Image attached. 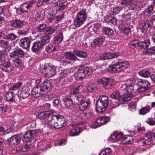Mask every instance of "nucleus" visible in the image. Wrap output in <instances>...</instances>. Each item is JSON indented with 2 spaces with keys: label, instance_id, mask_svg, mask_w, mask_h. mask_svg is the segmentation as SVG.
I'll return each mask as SVG.
<instances>
[{
  "label": "nucleus",
  "instance_id": "1",
  "mask_svg": "<svg viewBox=\"0 0 155 155\" xmlns=\"http://www.w3.org/2000/svg\"><path fill=\"white\" fill-rule=\"evenodd\" d=\"M47 124L50 128L59 129L66 125L65 119L61 115H54L52 114L49 118Z\"/></svg>",
  "mask_w": 155,
  "mask_h": 155
},
{
  "label": "nucleus",
  "instance_id": "43",
  "mask_svg": "<svg viewBox=\"0 0 155 155\" xmlns=\"http://www.w3.org/2000/svg\"><path fill=\"white\" fill-rule=\"evenodd\" d=\"M150 109V106L149 105H147L142 108L139 111L140 114H141L144 115L149 112Z\"/></svg>",
  "mask_w": 155,
  "mask_h": 155
},
{
  "label": "nucleus",
  "instance_id": "9",
  "mask_svg": "<svg viewBox=\"0 0 155 155\" xmlns=\"http://www.w3.org/2000/svg\"><path fill=\"white\" fill-rule=\"evenodd\" d=\"M22 136V134L12 136L7 139V141L8 142V144L12 147L16 146L20 143Z\"/></svg>",
  "mask_w": 155,
  "mask_h": 155
},
{
  "label": "nucleus",
  "instance_id": "23",
  "mask_svg": "<svg viewBox=\"0 0 155 155\" xmlns=\"http://www.w3.org/2000/svg\"><path fill=\"white\" fill-rule=\"evenodd\" d=\"M43 47L39 41L34 42L32 44L31 51L34 52L36 53L39 51Z\"/></svg>",
  "mask_w": 155,
  "mask_h": 155
},
{
  "label": "nucleus",
  "instance_id": "41",
  "mask_svg": "<svg viewBox=\"0 0 155 155\" xmlns=\"http://www.w3.org/2000/svg\"><path fill=\"white\" fill-rule=\"evenodd\" d=\"M103 33L108 36L112 35L114 34L113 31L110 28L104 27L103 28Z\"/></svg>",
  "mask_w": 155,
  "mask_h": 155
},
{
  "label": "nucleus",
  "instance_id": "27",
  "mask_svg": "<svg viewBox=\"0 0 155 155\" xmlns=\"http://www.w3.org/2000/svg\"><path fill=\"white\" fill-rule=\"evenodd\" d=\"M47 25L45 24H40L36 27V29L38 34L42 35L44 34Z\"/></svg>",
  "mask_w": 155,
  "mask_h": 155
},
{
  "label": "nucleus",
  "instance_id": "58",
  "mask_svg": "<svg viewBox=\"0 0 155 155\" xmlns=\"http://www.w3.org/2000/svg\"><path fill=\"white\" fill-rule=\"evenodd\" d=\"M124 101L123 99L119 100H117L114 102V103L112 105V108H115L117 106H118L120 104H123L124 103Z\"/></svg>",
  "mask_w": 155,
  "mask_h": 155
},
{
  "label": "nucleus",
  "instance_id": "37",
  "mask_svg": "<svg viewBox=\"0 0 155 155\" xmlns=\"http://www.w3.org/2000/svg\"><path fill=\"white\" fill-rule=\"evenodd\" d=\"M12 25L15 28H18L22 26L23 25V21L19 19L13 20L11 22Z\"/></svg>",
  "mask_w": 155,
  "mask_h": 155
},
{
  "label": "nucleus",
  "instance_id": "8",
  "mask_svg": "<svg viewBox=\"0 0 155 155\" xmlns=\"http://www.w3.org/2000/svg\"><path fill=\"white\" fill-rule=\"evenodd\" d=\"M82 87V86L80 85L78 87L72 88L71 90V97L72 98L73 101L76 103H77V100H79L81 99V96L79 94L80 89Z\"/></svg>",
  "mask_w": 155,
  "mask_h": 155
},
{
  "label": "nucleus",
  "instance_id": "56",
  "mask_svg": "<svg viewBox=\"0 0 155 155\" xmlns=\"http://www.w3.org/2000/svg\"><path fill=\"white\" fill-rule=\"evenodd\" d=\"M15 65L16 67H19L22 65V60L17 58L14 61Z\"/></svg>",
  "mask_w": 155,
  "mask_h": 155
},
{
  "label": "nucleus",
  "instance_id": "30",
  "mask_svg": "<svg viewBox=\"0 0 155 155\" xmlns=\"http://www.w3.org/2000/svg\"><path fill=\"white\" fill-rule=\"evenodd\" d=\"M73 53L75 54L76 56L81 58H85L87 57V53L83 51L74 50Z\"/></svg>",
  "mask_w": 155,
  "mask_h": 155
},
{
  "label": "nucleus",
  "instance_id": "25",
  "mask_svg": "<svg viewBox=\"0 0 155 155\" xmlns=\"http://www.w3.org/2000/svg\"><path fill=\"white\" fill-rule=\"evenodd\" d=\"M63 36L62 32H60L54 37L53 42L56 44L61 43L63 40Z\"/></svg>",
  "mask_w": 155,
  "mask_h": 155
},
{
  "label": "nucleus",
  "instance_id": "60",
  "mask_svg": "<svg viewBox=\"0 0 155 155\" xmlns=\"http://www.w3.org/2000/svg\"><path fill=\"white\" fill-rule=\"evenodd\" d=\"M8 44V41H5L4 40H0V46L2 48H6Z\"/></svg>",
  "mask_w": 155,
  "mask_h": 155
},
{
  "label": "nucleus",
  "instance_id": "34",
  "mask_svg": "<svg viewBox=\"0 0 155 155\" xmlns=\"http://www.w3.org/2000/svg\"><path fill=\"white\" fill-rule=\"evenodd\" d=\"M150 44L149 40H146L143 41H140L139 48L142 49H145L148 47Z\"/></svg>",
  "mask_w": 155,
  "mask_h": 155
},
{
  "label": "nucleus",
  "instance_id": "50",
  "mask_svg": "<svg viewBox=\"0 0 155 155\" xmlns=\"http://www.w3.org/2000/svg\"><path fill=\"white\" fill-rule=\"evenodd\" d=\"M100 117L98 118L93 123L92 128H96L101 125V123Z\"/></svg>",
  "mask_w": 155,
  "mask_h": 155
},
{
  "label": "nucleus",
  "instance_id": "12",
  "mask_svg": "<svg viewBox=\"0 0 155 155\" xmlns=\"http://www.w3.org/2000/svg\"><path fill=\"white\" fill-rule=\"evenodd\" d=\"M43 71L45 75L48 77H51L55 75L56 73V69L54 67L48 65L44 66Z\"/></svg>",
  "mask_w": 155,
  "mask_h": 155
},
{
  "label": "nucleus",
  "instance_id": "61",
  "mask_svg": "<svg viewBox=\"0 0 155 155\" xmlns=\"http://www.w3.org/2000/svg\"><path fill=\"white\" fill-rule=\"evenodd\" d=\"M153 24L152 21H147L144 23L143 27V28L146 29L150 27Z\"/></svg>",
  "mask_w": 155,
  "mask_h": 155
},
{
  "label": "nucleus",
  "instance_id": "3",
  "mask_svg": "<svg viewBox=\"0 0 155 155\" xmlns=\"http://www.w3.org/2000/svg\"><path fill=\"white\" fill-rule=\"evenodd\" d=\"M128 66L127 61H118L115 62L107 68L108 71L111 73H115L121 72Z\"/></svg>",
  "mask_w": 155,
  "mask_h": 155
},
{
  "label": "nucleus",
  "instance_id": "39",
  "mask_svg": "<svg viewBox=\"0 0 155 155\" xmlns=\"http://www.w3.org/2000/svg\"><path fill=\"white\" fill-rule=\"evenodd\" d=\"M137 84L139 86H144L146 87H148L147 86L150 85V83L148 81L140 79H139L137 80Z\"/></svg>",
  "mask_w": 155,
  "mask_h": 155
},
{
  "label": "nucleus",
  "instance_id": "48",
  "mask_svg": "<svg viewBox=\"0 0 155 155\" xmlns=\"http://www.w3.org/2000/svg\"><path fill=\"white\" fill-rule=\"evenodd\" d=\"M146 54L151 55L155 53V46L149 48H147L145 51Z\"/></svg>",
  "mask_w": 155,
  "mask_h": 155
},
{
  "label": "nucleus",
  "instance_id": "7",
  "mask_svg": "<svg viewBox=\"0 0 155 155\" xmlns=\"http://www.w3.org/2000/svg\"><path fill=\"white\" fill-rule=\"evenodd\" d=\"M87 15L86 12L82 11L77 13L74 18V25L77 27L80 26L86 21Z\"/></svg>",
  "mask_w": 155,
  "mask_h": 155
},
{
  "label": "nucleus",
  "instance_id": "45",
  "mask_svg": "<svg viewBox=\"0 0 155 155\" xmlns=\"http://www.w3.org/2000/svg\"><path fill=\"white\" fill-rule=\"evenodd\" d=\"M110 97L112 98L113 99H115V100H121L123 99V97H120V93L118 91L114 92L113 94L111 95Z\"/></svg>",
  "mask_w": 155,
  "mask_h": 155
},
{
  "label": "nucleus",
  "instance_id": "36",
  "mask_svg": "<svg viewBox=\"0 0 155 155\" xmlns=\"http://www.w3.org/2000/svg\"><path fill=\"white\" fill-rule=\"evenodd\" d=\"M68 4V3L67 1L63 2L60 1H58L57 3V5L58 7V10L59 11L64 9Z\"/></svg>",
  "mask_w": 155,
  "mask_h": 155
},
{
  "label": "nucleus",
  "instance_id": "15",
  "mask_svg": "<svg viewBox=\"0 0 155 155\" xmlns=\"http://www.w3.org/2000/svg\"><path fill=\"white\" fill-rule=\"evenodd\" d=\"M39 85L45 94L48 91H50L51 89V84L50 81L48 80L44 81Z\"/></svg>",
  "mask_w": 155,
  "mask_h": 155
},
{
  "label": "nucleus",
  "instance_id": "57",
  "mask_svg": "<svg viewBox=\"0 0 155 155\" xmlns=\"http://www.w3.org/2000/svg\"><path fill=\"white\" fill-rule=\"evenodd\" d=\"M29 32V29L27 28L22 29L19 31L18 33L21 35H26Z\"/></svg>",
  "mask_w": 155,
  "mask_h": 155
},
{
  "label": "nucleus",
  "instance_id": "51",
  "mask_svg": "<svg viewBox=\"0 0 155 155\" xmlns=\"http://www.w3.org/2000/svg\"><path fill=\"white\" fill-rule=\"evenodd\" d=\"M79 130L77 128L72 129L69 132L70 135L71 136H75L78 134Z\"/></svg>",
  "mask_w": 155,
  "mask_h": 155
},
{
  "label": "nucleus",
  "instance_id": "5",
  "mask_svg": "<svg viewBox=\"0 0 155 155\" xmlns=\"http://www.w3.org/2000/svg\"><path fill=\"white\" fill-rule=\"evenodd\" d=\"M92 73L91 68L88 64L85 63L82 64L78 68L76 72L79 78L82 79Z\"/></svg>",
  "mask_w": 155,
  "mask_h": 155
},
{
  "label": "nucleus",
  "instance_id": "38",
  "mask_svg": "<svg viewBox=\"0 0 155 155\" xmlns=\"http://www.w3.org/2000/svg\"><path fill=\"white\" fill-rule=\"evenodd\" d=\"M138 74L140 75L142 77L147 78L150 75V72L149 71L143 69L139 71Z\"/></svg>",
  "mask_w": 155,
  "mask_h": 155
},
{
  "label": "nucleus",
  "instance_id": "13",
  "mask_svg": "<svg viewBox=\"0 0 155 155\" xmlns=\"http://www.w3.org/2000/svg\"><path fill=\"white\" fill-rule=\"evenodd\" d=\"M119 55L118 52L107 53L102 54L100 55L99 58L101 60H108L116 58Z\"/></svg>",
  "mask_w": 155,
  "mask_h": 155
},
{
  "label": "nucleus",
  "instance_id": "52",
  "mask_svg": "<svg viewBox=\"0 0 155 155\" xmlns=\"http://www.w3.org/2000/svg\"><path fill=\"white\" fill-rule=\"evenodd\" d=\"M63 59V60L62 59L58 61V62L60 64V67L65 66L67 64H70V61L66 60L64 59V58Z\"/></svg>",
  "mask_w": 155,
  "mask_h": 155
},
{
  "label": "nucleus",
  "instance_id": "49",
  "mask_svg": "<svg viewBox=\"0 0 155 155\" xmlns=\"http://www.w3.org/2000/svg\"><path fill=\"white\" fill-rule=\"evenodd\" d=\"M111 151L110 148H107L104 149L101 151L99 155H110Z\"/></svg>",
  "mask_w": 155,
  "mask_h": 155
},
{
  "label": "nucleus",
  "instance_id": "18",
  "mask_svg": "<svg viewBox=\"0 0 155 155\" xmlns=\"http://www.w3.org/2000/svg\"><path fill=\"white\" fill-rule=\"evenodd\" d=\"M30 95V89L27 86H25L23 87L19 95L20 98L24 99L29 96Z\"/></svg>",
  "mask_w": 155,
  "mask_h": 155
},
{
  "label": "nucleus",
  "instance_id": "24",
  "mask_svg": "<svg viewBox=\"0 0 155 155\" xmlns=\"http://www.w3.org/2000/svg\"><path fill=\"white\" fill-rule=\"evenodd\" d=\"M4 96L7 101L13 102L15 100L14 93L13 91L5 92L4 94Z\"/></svg>",
  "mask_w": 155,
  "mask_h": 155
},
{
  "label": "nucleus",
  "instance_id": "16",
  "mask_svg": "<svg viewBox=\"0 0 155 155\" xmlns=\"http://www.w3.org/2000/svg\"><path fill=\"white\" fill-rule=\"evenodd\" d=\"M24 55V52L21 48L16 49L10 54V57L12 58L16 57L18 58H22Z\"/></svg>",
  "mask_w": 155,
  "mask_h": 155
},
{
  "label": "nucleus",
  "instance_id": "28",
  "mask_svg": "<svg viewBox=\"0 0 155 155\" xmlns=\"http://www.w3.org/2000/svg\"><path fill=\"white\" fill-rule=\"evenodd\" d=\"M124 137V136L122 133H114L111 136V138L114 140L115 142H118L120 140L121 142V140Z\"/></svg>",
  "mask_w": 155,
  "mask_h": 155
},
{
  "label": "nucleus",
  "instance_id": "31",
  "mask_svg": "<svg viewBox=\"0 0 155 155\" xmlns=\"http://www.w3.org/2000/svg\"><path fill=\"white\" fill-rule=\"evenodd\" d=\"M73 100L72 98L71 97L70 98L68 97H65L62 99V101L64 102V104L67 108H69V107L71 105V104L73 105H74V103Z\"/></svg>",
  "mask_w": 155,
  "mask_h": 155
},
{
  "label": "nucleus",
  "instance_id": "54",
  "mask_svg": "<svg viewBox=\"0 0 155 155\" xmlns=\"http://www.w3.org/2000/svg\"><path fill=\"white\" fill-rule=\"evenodd\" d=\"M101 125H104L110 121V118L107 116L100 117Z\"/></svg>",
  "mask_w": 155,
  "mask_h": 155
},
{
  "label": "nucleus",
  "instance_id": "33",
  "mask_svg": "<svg viewBox=\"0 0 155 155\" xmlns=\"http://www.w3.org/2000/svg\"><path fill=\"white\" fill-rule=\"evenodd\" d=\"M155 4H153V1L152 4L149 5L147 8L143 11L145 15H150L153 11Z\"/></svg>",
  "mask_w": 155,
  "mask_h": 155
},
{
  "label": "nucleus",
  "instance_id": "62",
  "mask_svg": "<svg viewBox=\"0 0 155 155\" xmlns=\"http://www.w3.org/2000/svg\"><path fill=\"white\" fill-rule=\"evenodd\" d=\"M41 14V12L40 11H38L37 12L35 17V19L36 21H39L41 20L42 18Z\"/></svg>",
  "mask_w": 155,
  "mask_h": 155
},
{
  "label": "nucleus",
  "instance_id": "2",
  "mask_svg": "<svg viewBox=\"0 0 155 155\" xmlns=\"http://www.w3.org/2000/svg\"><path fill=\"white\" fill-rule=\"evenodd\" d=\"M109 102L108 97L104 95L101 96L95 104L96 111L100 113L104 112L109 104Z\"/></svg>",
  "mask_w": 155,
  "mask_h": 155
},
{
  "label": "nucleus",
  "instance_id": "47",
  "mask_svg": "<svg viewBox=\"0 0 155 155\" xmlns=\"http://www.w3.org/2000/svg\"><path fill=\"white\" fill-rule=\"evenodd\" d=\"M22 84V82H19L11 87L9 89L12 91L16 90L21 86Z\"/></svg>",
  "mask_w": 155,
  "mask_h": 155
},
{
  "label": "nucleus",
  "instance_id": "19",
  "mask_svg": "<svg viewBox=\"0 0 155 155\" xmlns=\"http://www.w3.org/2000/svg\"><path fill=\"white\" fill-rule=\"evenodd\" d=\"M52 113L50 111H45L39 113L37 117L40 119H45L47 118V123H48L49 118L51 116Z\"/></svg>",
  "mask_w": 155,
  "mask_h": 155
},
{
  "label": "nucleus",
  "instance_id": "14",
  "mask_svg": "<svg viewBox=\"0 0 155 155\" xmlns=\"http://www.w3.org/2000/svg\"><path fill=\"white\" fill-rule=\"evenodd\" d=\"M20 46L27 50L29 49L31 40L28 37L25 38L20 40Z\"/></svg>",
  "mask_w": 155,
  "mask_h": 155
},
{
  "label": "nucleus",
  "instance_id": "26",
  "mask_svg": "<svg viewBox=\"0 0 155 155\" xmlns=\"http://www.w3.org/2000/svg\"><path fill=\"white\" fill-rule=\"evenodd\" d=\"M50 39L51 37L50 36L47 35H45L42 36L40 38V40L39 41L40 42L43 47H44L45 45L49 43Z\"/></svg>",
  "mask_w": 155,
  "mask_h": 155
},
{
  "label": "nucleus",
  "instance_id": "17",
  "mask_svg": "<svg viewBox=\"0 0 155 155\" xmlns=\"http://www.w3.org/2000/svg\"><path fill=\"white\" fill-rule=\"evenodd\" d=\"M77 103H75L74 102V106L79 105V107L80 110H84L88 106L89 103L87 101H85L84 100L82 97H81V100H77Z\"/></svg>",
  "mask_w": 155,
  "mask_h": 155
},
{
  "label": "nucleus",
  "instance_id": "6",
  "mask_svg": "<svg viewBox=\"0 0 155 155\" xmlns=\"http://www.w3.org/2000/svg\"><path fill=\"white\" fill-rule=\"evenodd\" d=\"M6 55L3 51H0V65L3 68L2 70L7 72H10L13 69V67L11 65L8 61H5L4 58Z\"/></svg>",
  "mask_w": 155,
  "mask_h": 155
},
{
  "label": "nucleus",
  "instance_id": "42",
  "mask_svg": "<svg viewBox=\"0 0 155 155\" xmlns=\"http://www.w3.org/2000/svg\"><path fill=\"white\" fill-rule=\"evenodd\" d=\"M140 41L137 39L132 40L130 44V47L132 48H134L136 47L139 48Z\"/></svg>",
  "mask_w": 155,
  "mask_h": 155
},
{
  "label": "nucleus",
  "instance_id": "64",
  "mask_svg": "<svg viewBox=\"0 0 155 155\" xmlns=\"http://www.w3.org/2000/svg\"><path fill=\"white\" fill-rule=\"evenodd\" d=\"M101 28V25L99 24H96L94 26L93 30L94 32L97 34L99 32L100 29Z\"/></svg>",
  "mask_w": 155,
  "mask_h": 155
},
{
  "label": "nucleus",
  "instance_id": "22",
  "mask_svg": "<svg viewBox=\"0 0 155 155\" xmlns=\"http://www.w3.org/2000/svg\"><path fill=\"white\" fill-rule=\"evenodd\" d=\"M105 38L104 36H100L94 39L92 43V45L94 47L99 46H101L105 41Z\"/></svg>",
  "mask_w": 155,
  "mask_h": 155
},
{
  "label": "nucleus",
  "instance_id": "10",
  "mask_svg": "<svg viewBox=\"0 0 155 155\" xmlns=\"http://www.w3.org/2000/svg\"><path fill=\"white\" fill-rule=\"evenodd\" d=\"M97 82L100 84L102 85L106 89H110L113 86L112 80L109 78H104L99 79Z\"/></svg>",
  "mask_w": 155,
  "mask_h": 155
},
{
  "label": "nucleus",
  "instance_id": "63",
  "mask_svg": "<svg viewBox=\"0 0 155 155\" xmlns=\"http://www.w3.org/2000/svg\"><path fill=\"white\" fill-rule=\"evenodd\" d=\"M120 10L121 9L117 6L113 7L112 14L113 15H115L118 14Z\"/></svg>",
  "mask_w": 155,
  "mask_h": 155
},
{
  "label": "nucleus",
  "instance_id": "55",
  "mask_svg": "<svg viewBox=\"0 0 155 155\" xmlns=\"http://www.w3.org/2000/svg\"><path fill=\"white\" fill-rule=\"evenodd\" d=\"M139 87L137 89V91L139 93H142L148 90L149 87H146L145 86H139Z\"/></svg>",
  "mask_w": 155,
  "mask_h": 155
},
{
  "label": "nucleus",
  "instance_id": "11",
  "mask_svg": "<svg viewBox=\"0 0 155 155\" xmlns=\"http://www.w3.org/2000/svg\"><path fill=\"white\" fill-rule=\"evenodd\" d=\"M38 85L34 87L31 91L32 96L34 97H38L42 96L46 94L43 90Z\"/></svg>",
  "mask_w": 155,
  "mask_h": 155
},
{
  "label": "nucleus",
  "instance_id": "21",
  "mask_svg": "<svg viewBox=\"0 0 155 155\" xmlns=\"http://www.w3.org/2000/svg\"><path fill=\"white\" fill-rule=\"evenodd\" d=\"M71 72V69L70 68L59 70L58 73L59 78L60 79H64Z\"/></svg>",
  "mask_w": 155,
  "mask_h": 155
},
{
  "label": "nucleus",
  "instance_id": "59",
  "mask_svg": "<svg viewBox=\"0 0 155 155\" xmlns=\"http://www.w3.org/2000/svg\"><path fill=\"white\" fill-rule=\"evenodd\" d=\"M133 1V0H121L120 3L124 5L127 6L130 4Z\"/></svg>",
  "mask_w": 155,
  "mask_h": 155
},
{
  "label": "nucleus",
  "instance_id": "35",
  "mask_svg": "<svg viewBox=\"0 0 155 155\" xmlns=\"http://www.w3.org/2000/svg\"><path fill=\"white\" fill-rule=\"evenodd\" d=\"M3 38L5 39L13 41L17 38V36L13 33H10L4 35Z\"/></svg>",
  "mask_w": 155,
  "mask_h": 155
},
{
  "label": "nucleus",
  "instance_id": "40",
  "mask_svg": "<svg viewBox=\"0 0 155 155\" xmlns=\"http://www.w3.org/2000/svg\"><path fill=\"white\" fill-rule=\"evenodd\" d=\"M87 90L89 92H94L97 90V87L95 84H90L87 87Z\"/></svg>",
  "mask_w": 155,
  "mask_h": 155
},
{
  "label": "nucleus",
  "instance_id": "29",
  "mask_svg": "<svg viewBox=\"0 0 155 155\" xmlns=\"http://www.w3.org/2000/svg\"><path fill=\"white\" fill-rule=\"evenodd\" d=\"M127 25H125L122 30V32L124 34L127 35L130 32L131 28L133 27L132 25H131L130 23H126Z\"/></svg>",
  "mask_w": 155,
  "mask_h": 155
},
{
  "label": "nucleus",
  "instance_id": "32",
  "mask_svg": "<svg viewBox=\"0 0 155 155\" xmlns=\"http://www.w3.org/2000/svg\"><path fill=\"white\" fill-rule=\"evenodd\" d=\"M105 21L107 23H111L114 25L117 24V20L116 18L111 15L107 16L105 19Z\"/></svg>",
  "mask_w": 155,
  "mask_h": 155
},
{
  "label": "nucleus",
  "instance_id": "53",
  "mask_svg": "<svg viewBox=\"0 0 155 155\" xmlns=\"http://www.w3.org/2000/svg\"><path fill=\"white\" fill-rule=\"evenodd\" d=\"M45 49L47 52L51 53L55 50V47H53L52 45L50 44L46 47Z\"/></svg>",
  "mask_w": 155,
  "mask_h": 155
},
{
  "label": "nucleus",
  "instance_id": "44",
  "mask_svg": "<svg viewBox=\"0 0 155 155\" xmlns=\"http://www.w3.org/2000/svg\"><path fill=\"white\" fill-rule=\"evenodd\" d=\"M55 31V30L51 26H48L46 28L45 33V35H51L54 33Z\"/></svg>",
  "mask_w": 155,
  "mask_h": 155
},
{
  "label": "nucleus",
  "instance_id": "20",
  "mask_svg": "<svg viewBox=\"0 0 155 155\" xmlns=\"http://www.w3.org/2000/svg\"><path fill=\"white\" fill-rule=\"evenodd\" d=\"M75 54L73 51H67L64 53V56L66 59L73 61H79L80 59L76 57Z\"/></svg>",
  "mask_w": 155,
  "mask_h": 155
},
{
  "label": "nucleus",
  "instance_id": "46",
  "mask_svg": "<svg viewBox=\"0 0 155 155\" xmlns=\"http://www.w3.org/2000/svg\"><path fill=\"white\" fill-rule=\"evenodd\" d=\"M130 137L128 136L127 137H124L121 140V142L124 144H130L131 143L132 140Z\"/></svg>",
  "mask_w": 155,
  "mask_h": 155
},
{
  "label": "nucleus",
  "instance_id": "4",
  "mask_svg": "<svg viewBox=\"0 0 155 155\" xmlns=\"http://www.w3.org/2000/svg\"><path fill=\"white\" fill-rule=\"evenodd\" d=\"M40 132V130H28L25 134H22V140L23 142H26L27 145H31L35 142L34 138Z\"/></svg>",
  "mask_w": 155,
  "mask_h": 155
}]
</instances>
